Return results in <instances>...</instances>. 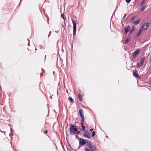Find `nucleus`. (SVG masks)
<instances>
[{"instance_id": "f257e3e1", "label": "nucleus", "mask_w": 151, "mask_h": 151, "mask_svg": "<svg viewBox=\"0 0 151 151\" xmlns=\"http://www.w3.org/2000/svg\"><path fill=\"white\" fill-rule=\"evenodd\" d=\"M87 146L91 149V151H97V148L93 145V143L91 141H89L87 143Z\"/></svg>"}, {"instance_id": "f03ea898", "label": "nucleus", "mask_w": 151, "mask_h": 151, "mask_svg": "<svg viewBox=\"0 0 151 151\" xmlns=\"http://www.w3.org/2000/svg\"><path fill=\"white\" fill-rule=\"evenodd\" d=\"M78 131L76 127V126L70 124V131L71 134H74Z\"/></svg>"}, {"instance_id": "7ed1b4c3", "label": "nucleus", "mask_w": 151, "mask_h": 151, "mask_svg": "<svg viewBox=\"0 0 151 151\" xmlns=\"http://www.w3.org/2000/svg\"><path fill=\"white\" fill-rule=\"evenodd\" d=\"M72 22L73 24V36H75L76 34V25L75 20L73 19H72Z\"/></svg>"}, {"instance_id": "20e7f679", "label": "nucleus", "mask_w": 151, "mask_h": 151, "mask_svg": "<svg viewBox=\"0 0 151 151\" xmlns=\"http://www.w3.org/2000/svg\"><path fill=\"white\" fill-rule=\"evenodd\" d=\"M84 95L81 91H79L78 92V96L80 101H82V98Z\"/></svg>"}, {"instance_id": "39448f33", "label": "nucleus", "mask_w": 151, "mask_h": 151, "mask_svg": "<svg viewBox=\"0 0 151 151\" xmlns=\"http://www.w3.org/2000/svg\"><path fill=\"white\" fill-rule=\"evenodd\" d=\"M83 136L85 137L88 138L90 139L91 137L89 134L88 132L87 131H85L83 132Z\"/></svg>"}, {"instance_id": "423d86ee", "label": "nucleus", "mask_w": 151, "mask_h": 151, "mask_svg": "<svg viewBox=\"0 0 151 151\" xmlns=\"http://www.w3.org/2000/svg\"><path fill=\"white\" fill-rule=\"evenodd\" d=\"M149 23L148 22H146L144 23L142 27L144 29H146L149 27Z\"/></svg>"}, {"instance_id": "0eeeda50", "label": "nucleus", "mask_w": 151, "mask_h": 151, "mask_svg": "<svg viewBox=\"0 0 151 151\" xmlns=\"http://www.w3.org/2000/svg\"><path fill=\"white\" fill-rule=\"evenodd\" d=\"M84 139L81 138H80L79 144L81 146H83L86 144V142H85Z\"/></svg>"}, {"instance_id": "6e6552de", "label": "nucleus", "mask_w": 151, "mask_h": 151, "mask_svg": "<svg viewBox=\"0 0 151 151\" xmlns=\"http://www.w3.org/2000/svg\"><path fill=\"white\" fill-rule=\"evenodd\" d=\"M79 113L81 117L84 116L83 111L82 109H79Z\"/></svg>"}, {"instance_id": "1a4fd4ad", "label": "nucleus", "mask_w": 151, "mask_h": 151, "mask_svg": "<svg viewBox=\"0 0 151 151\" xmlns=\"http://www.w3.org/2000/svg\"><path fill=\"white\" fill-rule=\"evenodd\" d=\"M133 75L134 77L136 78H138V77L139 78V77L138 74L135 71H134L133 72Z\"/></svg>"}, {"instance_id": "9d476101", "label": "nucleus", "mask_w": 151, "mask_h": 151, "mask_svg": "<svg viewBox=\"0 0 151 151\" xmlns=\"http://www.w3.org/2000/svg\"><path fill=\"white\" fill-rule=\"evenodd\" d=\"M140 21V19H138L136 21H134L133 22V24H134L136 25H138Z\"/></svg>"}, {"instance_id": "9b49d317", "label": "nucleus", "mask_w": 151, "mask_h": 151, "mask_svg": "<svg viewBox=\"0 0 151 151\" xmlns=\"http://www.w3.org/2000/svg\"><path fill=\"white\" fill-rule=\"evenodd\" d=\"M130 27L129 26H128L127 27L125 28V33H127L128 31L130 29Z\"/></svg>"}, {"instance_id": "f8f14e48", "label": "nucleus", "mask_w": 151, "mask_h": 151, "mask_svg": "<svg viewBox=\"0 0 151 151\" xmlns=\"http://www.w3.org/2000/svg\"><path fill=\"white\" fill-rule=\"evenodd\" d=\"M139 52V50H136L134 52L133 54L134 56H136L137 54H138Z\"/></svg>"}, {"instance_id": "ddd939ff", "label": "nucleus", "mask_w": 151, "mask_h": 151, "mask_svg": "<svg viewBox=\"0 0 151 151\" xmlns=\"http://www.w3.org/2000/svg\"><path fill=\"white\" fill-rule=\"evenodd\" d=\"M130 39V36H128L125 41L124 43L125 44L129 42V40Z\"/></svg>"}, {"instance_id": "4468645a", "label": "nucleus", "mask_w": 151, "mask_h": 151, "mask_svg": "<svg viewBox=\"0 0 151 151\" xmlns=\"http://www.w3.org/2000/svg\"><path fill=\"white\" fill-rule=\"evenodd\" d=\"M145 59V57H144L142 58L141 59H140V62H141V64H143L144 63V60Z\"/></svg>"}, {"instance_id": "2eb2a0df", "label": "nucleus", "mask_w": 151, "mask_h": 151, "mask_svg": "<svg viewBox=\"0 0 151 151\" xmlns=\"http://www.w3.org/2000/svg\"><path fill=\"white\" fill-rule=\"evenodd\" d=\"M135 30V29L134 27H132V29L130 30V32L129 33V34H131L133 31H134Z\"/></svg>"}, {"instance_id": "dca6fc26", "label": "nucleus", "mask_w": 151, "mask_h": 151, "mask_svg": "<svg viewBox=\"0 0 151 151\" xmlns=\"http://www.w3.org/2000/svg\"><path fill=\"white\" fill-rule=\"evenodd\" d=\"M142 32V30L141 29H139L138 33H137V36H139L140 35L141 32Z\"/></svg>"}, {"instance_id": "f3484780", "label": "nucleus", "mask_w": 151, "mask_h": 151, "mask_svg": "<svg viewBox=\"0 0 151 151\" xmlns=\"http://www.w3.org/2000/svg\"><path fill=\"white\" fill-rule=\"evenodd\" d=\"M146 7V5L143 6L140 9V11H144Z\"/></svg>"}, {"instance_id": "a211bd4d", "label": "nucleus", "mask_w": 151, "mask_h": 151, "mask_svg": "<svg viewBox=\"0 0 151 151\" xmlns=\"http://www.w3.org/2000/svg\"><path fill=\"white\" fill-rule=\"evenodd\" d=\"M142 65L143 64H141V63H137V66L138 68H140Z\"/></svg>"}, {"instance_id": "6ab92c4d", "label": "nucleus", "mask_w": 151, "mask_h": 151, "mask_svg": "<svg viewBox=\"0 0 151 151\" xmlns=\"http://www.w3.org/2000/svg\"><path fill=\"white\" fill-rule=\"evenodd\" d=\"M68 100L70 101V102L71 103L73 101V99L71 97H69L68 98Z\"/></svg>"}, {"instance_id": "aec40b11", "label": "nucleus", "mask_w": 151, "mask_h": 151, "mask_svg": "<svg viewBox=\"0 0 151 151\" xmlns=\"http://www.w3.org/2000/svg\"><path fill=\"white\" fill-rule=\"evenodd\" d=\"M146 0H143L140 4V6H142L144 4V3Z\"/></svg>"}, {"instance_id": "412c9836", "label": "nucleus", "mask_w": 151, "mask_h": 151, "mask_svg": "<svg viewBox=\"0 0 151 151\" xmlns=\"http://www.w3.org/2000/svg\"><path fill=\"white\" fill-rule=\"evenodd\" d=\"M81 127L82 128V130L83 131L85 130V127L83 125H81Z\"/></svg>"}, {"instance_id": "4be33fe9", "label": "nucleus", "mask_w": 151, "mask_h": 151, "mask_svg": "<svg viewBox=\"0 0 151 151\" xmlns=\"http://www.w3.org/2000/svg\"><path fill=\"white\" fill-rule=\"evenodd\" d=\"M61 16L62 17L63 19L65 20V18L64 17V14H61Z\"/></svg>"}, {"instance_id": "5701e85b", "label": "nucleus", "mask_w": 151, "mask_h": 151, "mask_svg": "<svg viewBox=\"0 0 151 151\" xmlns=\"http://www.w3.org/2000/svg\"><path fill=\"white\" fill-rule=\"evenodd\" d=\"M95 134V131H93V132H92V137H93L94 135Z\"/></svg>"}, {"instance_id": "b1692460", "label": "nucleus", "mask_w": 151, "mask_h": 151, "mask_svg": "<svg viewBox=\"0 0 151 151\" xmlns=\"http://www.w3.org/2000/svg\"><path fill=\"white\" fill-rule=\"evenodd\" d=\"M135 18V16H134L133 17H132L131 19V21H133Z\"/></svg>"}, {"instance_id": "393cba45", "label": "nucleus", "mask_w": 151, "mask_h": 151, "mask_svg": "<svg viewBox=\"0 0 151 151\" xmlns=\"http://www.w3.org/2000/svg\"><path fill=\"white\" fill-rule=\"evenodd\" d=\"M84 150L85 151H89V149L87 147L85 148Z\"/></svg>"}, {"instance_id": "a878e982", "label": "nucleus", "mask_w": 151, "mask_h": 151, "mask_svg": "<svg viewBox=\"0 0 151 151\" xmlns=\"http://www.w3.org/2000/svg\"><path fill=\"white\" fill-rule=\"evenodd\" d=\"M126 2L127 3H129L130 2L131 0H125Z\"/></svg>"}, {"instance_id": "bb28decb", "label": "nucleus", "mask_w": 151, "mask_h": 151, "mask_svg": "<svg viewBox=\"0 0 151 151\" xmlns=\"http://www.w3.org/2000/svg\"><path fill=\"white\" fill-rule=\"evenodd\" d=\"M84 140H85V142H86V143H88V142H89L88 141V140L87 139H84Z\"/></svg>"}, {"instance_id": "cd10ccee", "label": "nucleus", "mask_w": 151, "mask_h": 151, "mask_svg": "<svg viewBox=\"0 0 151 151\" xmlns=\"http://www.w3.org/2000/svg\"><path fill=\"white\" fill-rule=\"evenodd\" d=\"M81 119H83V120H84V116H83V117H81Z\"/></svg>"}, {"instance_id": "c85d7f7f", "label": "nucleus", "mask_w": 151, "mask_h": 151, "mask_svg": "<svg viewBox=\"0 0 151 151\" xmlns=\"http://www.w3.org/2000/svg\"><path fill=\"white\" fill-rule=\"evenodd\" d=\"M80 131H77V133L78 134L80 133Z\"/></svg>"}, {"instance_id": "c756f323", "label": "nucleus", "mask_w": 151, "mask_h": 151, "mask_svg": "<svg viewBox=\"0 0 151 151\" xmlns=\"http://www.w3.org/2000/svg\"><path fill=\"white\" fill-rule=\"evenodd\" d=\"M47 130H45V133L46 134L47 133Z\"/></svg>"}, {"instance_id": "7c9ffc66", "label": "nucleus", "mask_w": 151, "mask_h": 151, "mask_svg": "<svg viewBox=\"0 0 151 151\" xmlns=\"http://www.w3.org/2000/svg\"><path fill=\"white\" fill-rule=\"evenodd\" d=\"M126 14H125L124 15V17H123L122 19H124V17H126Z\"/></svg>"}, {"instance_id": "2f4dec72", "label": "nucleus", "mask_w": 151, "mask_h": 151, "mask_svg": "<svg viewBox=\"0 0 151 151\" xmlns=\"http://www.w3.org/2000/svg\"><path fill=\"white\" fill-rule=\"evenodd\" d=\"M84 120H83V119H81V122H84Z\"/></svg>"}, {"instance_id": "473e14b6", "label": "nucleus", "mask_w": 151, "mask_h": 151, "mask_svg": "<svg viewBox=\"0 0 151 151\" xmlns=\"http://www.w3.org/2000/svg\"><path fill=\"white\" fill-rule=\"evenodd\" d=\"M51 31H50V33H49V34H50V35H49L48 36V37H49V36H50V35H51Z\"/></svg>"}, {"instance_id": "72a5a7b5", "label": "nucleus", "mask_w": 151, "mask_h": 151, "mask_svg": "<svg viewBox=\"0 0 151 151\" xmlns=\"http://www.w3.org/2000/svg\"><path fill=\"white\" fill-rule=\"evenodd\" d=\"M93 128H91V129H90V131H91L92 132V131H93Z\"/></svg>"}, {"instance_id": "f704fd0d", "label": "nucleus", "mask_w": 151, "mask_h": 151, "mask_svg": "<svg viewBox=\"0 0 151 151\" xmlns=\"http://www.w3.org/2000/svg\"><path fill=\"white\" fill-rule=\"evenodd\" d=\"M81 125H83V122H81Z\"/></svg>"}, {"instance_id": "c9c22d12", "label": "nucleus", "mask_w": 151, "mask_h": 151, "mask_svg": "<svg viewBox=\"0 0 151 151\" xmlns=\"http://www.w3.org/2000/svg\"><path fill=\"white\" fill-rule=\"evenodd\" d=\"M10 130H11V133H12V128H11V129H10Z\"/></svg>"}, {"instance_id": "e433bc0d", "label": "nucleus", "mask_w": 151, "mask_h": 151, "mask_svg": "<svg viewBox=\"0 0 151 151\" xmlns=\"http://www.w3.org/2000/svg\"><path fill=\"white\" fill-rule=\"evenodd\" d=\"M80 148V146H79L78 148V149H79V148Z\"/></svg>"}, {"instance_id": "4c0bfd02", "label": "nucleus", "mask_w": 151, "mask_h": 151, "mask_svg": "<svg viewBox=\"0 0 151 151\" xmlns=\"http://www.w3.org/2000/svg\"><path fill=\"white\" fill-rule=\"evenodd\" d=\"M64 22H65V21H64ZM65 26L66 25H65Z\"/></svg>"}, {"instance_id": "58836bf2", "label": "nucleus", "mask_w": 151, "mask_h": 151, "mask_svg": "<svg viewBox=\"0 0 151 151\" xmlns=\"http://www.w3.org/2000/svg\"><path fill=\"white\" fill-rule=\"evenodd\" d=\"M150 62H151V59L150 60Z\"/></svg>"}, {"instance_id": "ea45409f", "label": "nucleus", "mask_w": 151, "mask_h": 151, "mask_svg": "<svg viewBox=\"0 0 151 151\" xmlns=\"http://www.w3.org/2000/svg\"><path fill=\"white\" fill-rule=\"evenodd\" d=\"M55 32H58V31H55Z\"/></svg>"}, {"instance_id": "a19ab883", "label": "nucleus", "mask_w": 151, "mask_h": 151, "mask_svg": "<svg viewBox=\"0 0 151 151\" xmlns=\"http://www.w3.org/2000/svg\"><path fill=\"white\" fill-rule=\"evenodd\" d=\"M40 75H42V73H41Z\"/></svg>"}, {"instance_id": "79ce46f5", "label": "nucleus", "mask_w": 151, "mask_h": 151, "mask_svg": "<svg viewBox=\"0 0 151 151\" xmlns=\"http://www.w3.org/2000/svg\"><path fill=\"white\" fill-rule=\"evenodd\" d=\"M0 131L1 132H2V131L1 130H0Z\"/></svg>"}, {"instance_id": "37998d69", "label": "nucleus", "mask_w": 151, "mask_h": 151, "mask_svg": "<svg viewBox=\"0 0 151 151\" xmlns=\"http://www.w3.org/2000/svg\"><path fill=\"white\" fill-rule=\"evenodd\" d=\"M76 137H78V136H77V135H76Z\"/></svg>"}, {"instance_id": "c03bdc74", "label": "nucleus", "mask_w": 151, "mask_h": 151, "mask_svg": "<svg viewBox=\"0 0 151 151\" xmlns=\"http://www.w3.org/2000/svg\"><path fill=\"white\" fill-rule=\"evenodd\" d=\"M57 94H58V91H57Z\"/></svg>"}, {"instance_id": "a18cd8bd", "label": "nucleus", "mask_w": 151, "mask_h": 151, "mask_svg": "<svg viewBox=\"0 0 151 151\" xmlns=\"http://www.w3.org/2000/svg\"><path fill=\"white\" fill-rule=\"evenodd\" d=\"M70 147H71V145H70Z\"/></svg>"}, {"instance_id": "49530a36", "label": "nucleus", "mask_w": 151, "mask_h": 151, "mask_svg": "<svg viewBox=\"0 0 151 151\" xmlns=\"http://www.w3.org/2000/svg\"><path fill=\"white\" fill-rule=\"evenodd\" d=\"M4 134H5V132H4Z\"/></svg>"}]
</instances>
